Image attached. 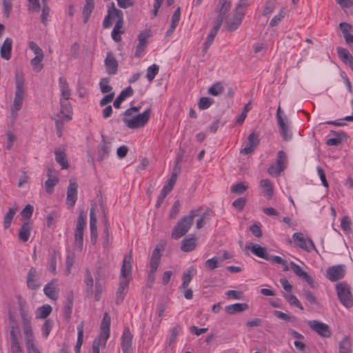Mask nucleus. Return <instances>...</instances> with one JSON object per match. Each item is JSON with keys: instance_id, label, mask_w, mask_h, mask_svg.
Masks as SVG:
<instances>
[{"instance_id": "1", "label": "nucleus", "mask_w": 353, "mask_h": 353, "mask_svg": "<svg viewBox=\"0 0 353 353\" xmlns=\"http://www.w3.org/2000/svg\"><path fill=\"white\" fill-rule=\"evenodd\" d=\"M201 208L193 209L190 211L188 216H184L177 222L174 227L171 236L174 239H179L184 236L191 228L194 219L201 213Z\"/></svg>"}, {"instance_id": "2", "label": "nucleus", "mask_w": 353, "mask_h": 353, "mask_svg": "<svg viewBox=\"0 0 353 353\" xmlns=\"http://www.w3.org/2000/svg\"><path fill=\"white\" fill-rule=\"evenodd\" d=\"M15 81V93L13 101V105L11 108L12 112H17L21 110L24 98V78L21 72H16L14 76Z\"/></svg>"}, {"instance_id": "3", "label": "nucleus", "mask_w": 353, "mask_h": 353, "mask_svg": "<svg viewBox=\"0 0 353 353\" xmlns=\"http://www.w3.org/2000/svg\"><path fill=\"white\" fill-rule=\"evenodd\" d=\"M151 114V109L148 108L143 113L136 116L123 117V121L130 129L143 128L148 123Z\"/></svg>"}, {"instance_id": "4", "label": "nucleus", "mask_w": 353, "mask_h": 353, "mask_svg": "<svg viewBox=\"0 0 353 353\" xmlns=\"http://www.w3.org/2000/svg\"><path fill=\"white\" fill-rule=\"evenodd\" d=\"M338 297L343 306L346 308L353 307V296L351 293L350 286L345 282H339L336 285Z\"/></svg>"}, {"instance_id": "5", "label": "nucleus", "mask_w": 353, "mask_h": 353, "mask_svg": "<svg viewBox=\"0 0 353 353\" xmlns=\"http://www.w3.org/2000/svg\"><path fill=\"white\" fill-rule=\"evenodd\" d=\"M86 226V216L84 215L83 210L80 211L77 217L76 230L74 232L75 246L80 250L83 248V232Z\"/></svg>"}, {"instance_id": "6", "label": "nucleus", "mask_w": 353, "mask_h": 353, "mask_svg": "<svg viewBox=\"0 0 353 353\" xmlns=\"http://www.w3.org/2000/svg\"><path fill=\"white\" fill-rule=\"evenodd\" d=\"M292 239L296 245L303 250L307 252L315 250L316 252H318L312 239L310 238L305 239L302 233H294L292 235Z\"/></svg>"}, {"instance_id": "7", "label": "nucleus", "mask_w": 353, "mask_h": 353, "mask_svg": "<svg viewBox=\"0 0 353 353\" xmlns=\"http://www.w3.org/2000/svg\"><path fill=\"white\" fill-rule=\"evenodd\" d=\"M307 324L312 330L321 336L329 338L331 336L330 329L327 324L317 320L309 321Z\"/></svg>"}, {"instance_id": "8", "label": "nucleus", "mask_w": 353, "mask_h": 353, "mask_svg": "<svg viewBox=\"0 0 353 353\" xmlns=\"http://www.w3.org/2000/svg\"><path fill=\"white\" fill-rule=\"evenodd\" d=\"M133 335L128 327H125L121 338V346L123 353H132Z\"/></svg>"}, {"instance_id": "9", "label": "nucleus", "mask_w": 353, "mask_h": 353, "mask_svg": "<svg viewBox=\"0 0 353 353\" xmlns=\"http://www.w3.org/2000/svg\"><path fill=\"white\" fill-rule=\"evenodd\" d=\"M345 273L343 265H336L330 267L326 271V277L330 281H336L344 277Z\"/></svg>"}, {"instance_id": "10", "label": "nucleus", "mask_w": 353, "mask_h": 353, "mask_svg": "<svg viewBox=\"0 0 353 353\" xmlns=\"http://www.w3.org/2000/svg\"><path fill=\"white\" fill-rule=\"evenodd\" d=\"M111 141L104 134H101V142L97 148V160L101 161L106 159L110 152Z\"/></svg>"}, {"instance_id": "11", "label": "nucleus", "mask_w": 353, "mask_h": 353, "mask_svg": "<svg viewBox=\"0 0 353 353\" xmlns=\"http://www.w3.org/2000/svg\"><path fill=\"white\" fill-rule=\"evenodd\" d=\"M244 15L243 11H234L232 17L226 21L225 29L229 32L236 30L241 25Z\"/></svg>"}, {"instance_id": "12", "label": "nucleus", "mask_w": 353, "mask_h": 353, "mask_svg": "<svg viewBox=\"0 0 353 353\" xmlns=\"http://www.w3.org/2000/svg\"><path fill=\"white\" fill-rule=\"evenodd\" d=\"M111 319L108 312L104 313L103 319L101 323V333L99 338L103 339V345L105 346L106 341L110 337V326Z\"/></svg>"}, {"instance_id": "13", "label": "nucleus", "mask_w": 353, "mask_h": 353, "mask_svg": "<svg viewBox=\"0 0 353 353\" xmlns=\"http://www.w3.org/2000/svg\"><path fill=\"white\" fill-rule=\"evenodd\" d=\"M259 143V136L255 132H252L248 137V142L245 147L241 150L240 153L243 154L252 153Z\"/></svg>"}, {"instance_id": "14", "label": "nucleus", "mask_w": 353, "mask_h": 353, "mask_svg": "<svg viewBox=\"0 0 353 353\" xmlns=\"http://www.w3.org/2000/svg\"><path fill=\"white\" fill-rule=\"evenodd\" d=\"M104 64L108 74H115L117 72L118 61L111 52H107Z\"/></svg>"}, {"instance_id": "15", "label": "nucleus", "mask_w": 353, "mask_h": 353, "mask_svg": "<svg viewBox=\"0 0 353 353\" xmlns=\"http://www.w3.org/2000/svg\"><path fill=\"white\" fill-rule=\"evenodd\" d=\"M77 188L78 184L70 180L67 190L66 197L67 204L70 207H73L77 200Z\"/></svg>"}, {"instance_id": "16", "label": "nucleus", "mask_w": 353, "mask_h": 353, "mask_svg": "<svg viewBox=\"0 0 353 353\" xmlns=\"http://www.w3.org/2000/svg\"><path fill=\"white\" fill-rule=\"evenodd\" d=\"M276 118L278 125L280 128V133L283 139L285 141H288L292 139V134L289 132L288 125L285 124L283 117L281 115V107L279 106L276 111Z\"/></svg>"}, {"instance_id": "17", "label": "nucleus", "mask_w": 353, "mask_h": 353, "mask_svg": "<svg viewBox=\"0 0 353 353\" xmlns=\"http://www.w3.org/2000/svg\"><path fill=\"white\" fill-rule=\"evenodd\" d=\"M245 249L250 250L255 256L265 259H268L269 254L267 252V249L262 247L257 243H249L245 245Z\"/></svg>"}, {"instance_id": "18", "label": "nucleus", "mask_w": 353, "mask_h": 353, "mask_svg": "<svg viewBox=\"0 0 353 353\" xmlns=\"http://www.w3.org/2000/svg\"><path fill=\"white\" fill-rule=\"evenodd\" d=\"M131 260L132 256L130 254L124 256L123 259V264L121 269L120 278L130 279V280H131Z\"/></svg>"}, {"instance_id": "19", "label": "nucleus", "mask_w": 353, "mask_h": 353, "mask_svg": "<svg viewBox=\"0 0 353 353\" xmlns=\"http://www.w3.org/2000/svg\"><path fill=\"white\" fill-rule=\"evenodd\" d=\"M231 8L230 1H219V4L215 9V12L218 13V16L216 17L214 22H217L219 21L220 26H221L223 19L226 13L230 10Z\"/></svg>"}, {"instance_id": "20", "label": "nucleus", "mask_w": 353, "mask_h": 353, "mask_svg": "<svg viewBox=\"0 0 353 353\" xmlns=\"http://www.w3.org/2000/svg\"><path fill=\"white\" fill-rule=\"evenodd\" d=\"M221 26H220L219 21L217 22H214V25L211 30L210 31L205 41L203 44V52L205 53L207 50L209 49L210 46L212 44L214 37H216L219 30L220 29Z\"/></svg>"}, {"instance_id": "21", "label": "nucleus", "mask_w": 353, "mask_h": 353, "mask_svg": "<svg viewBox=\"0 0 353 353\" xmlns=\"http://www.w3.org/2000/svg\"><path fill=\"white\" fill-rule=\"evenodd\" d=\"M290 265L294 273L297 276L301 278L307 283H309L312 287H313L314 281L312 278L306 272H305L299 265H297L293 261H291L290 263Z\"/></svg>"}, {"instance_id": "22", "label": "nucleus", "mask_w": 353, "mask_h": 353, "mask_svg": "<svg viewBox=\"0 0 353 353\" xmlns=\"http://www.w3.org/2000/svg\"><path fill=\"white\" fill-rule=\"evenodd\" d=\"M61 110L60 113L65 121L72 119V108L69 99H60Z\"/></svg>"}, {"instance_id": "23", "label": "nucleus", "mask_w": 353, "mask_h": 353, "mask_svg": "<svg viewBox=\"0 0 353 353\" xmlns=\"http://www.w3.org/2000/svg\"><path fill=\"white\" fill-rule=\"evenodd\" d=\"M12 39L7 37L0 48L1 57L6 61L10 60L12 55Z\"/></svg>"}, {"instance_id": "24", "label": "nucleus", "mask_w": 353, "mask_h": 353, "mask_svg": "<svg viewBox=\"0 0 353 353\" xmlns=\"http://www.w3.org/2000/svg\"><path fill=\"white\" fill-rule=\"evenodd\" d=\"M163 250V245L159 243L156 245V248L153 250L150 262V267L152 269H158L161 258V252Z\"/></svg>"}, {"instance_id": "25", "label": "nucleus", "mask_w": 353, "mask_h": 353, "mask_svg": "<svg viewBox=\"0 0 353 353\" xmlns=\"http://www.w3.org/2000/svg\"><path fill=\"white\" fill-rule=\"evenodd\" d=\"M130 281V279L120 278V283L116 295V303L117 305L123 301L124 294L126 293L125 290L128 288Z\"/></svg>"}, {"instance_id": "26", "label": "nucleus", "mask_w": 353, "mask_h": 353, "mask_svg": "<svg viewBox=\"0 0 353 353\" xmlns=\"http://www.w3.org/2000/svg\"><path fill=\"white\" fill-rule=\"evenodd\" d=\"M10 339H11V346H10L11 353H22V349H21L20 343L18 341V338H17V334L15 332L14 325L11 326Z\"/></svg>"}, {"instance_id": "27", "label": "nucleus", "mask_w": 353, "mask_h": 353, "mask_svg": "<svg viewBox=\"0 0 353 353\" xmlns=\"http://www.w3.org/2000/svg\"><path fill=\"white\" fill-rule=\"evenodd\" d=\"M134 93L133 89L131 86H128L123 90L119 95L116 98L114 101V106L115 108H119L121 103L128 97H131Z\"/></svg>"}, {"instance_id": "28", "label": "nucleus", "mask_w": 353, "mask_h": 353, "mask_svg": "<svg viewBox=\"0 0 353 353\" xmlns=\"http://www.w3.org/2000/svg\"><path fill=\"white\" fill-rule=\"evenodd\" d=\"M44 294L52 300H57L58 298V290L56 288V281H52L47 283L43 288Z\"/></svg>"}, {"instance_id": "29", "label": "nucleus", "mask_w": 353, "mask_h": 353, "mask_svg": "<svg viewBox=\"0 0 353 353\" xmlns=\"http://www.w3.org/2000/svg\"><path fill=\"white\" fill-rule=\"evenodd\" d=\"M59 85L61 91L60 99H69L71 95V92L66 79L64 77H61L59 79Z\"/></svg>"}, {"instance_id": "30", "label": "nucleus", "mask_w": 353, "mask_h": 353, "mask_svg": "<svg viewBox=\"0 0 353 353\" xmlns=\"http://www.w3.org/2000/svg\"><path fill=\"white\" fill-rule=\"evenodd\" d=\"M248 309V305L243 303H236L225 307V312L230 314L241 312Z\"/></svg>"}, {"instance_id": "31", "label": "nucleus", "mask_w": 353, "mask_h": 353, "mask_svg": "<svg viewBox=\"0 0 353 353\" xmlns=\"http://www.w3.org/2000/svg\"><path fill=\"white\" fill-rule=\"evenodd\" d=\"M196 239L194 236L190 238H185L181 241V250L185 252L194 250L196 246Z\"/></svg>"}, {"instance_id": "32", "label": "nucleus", "mask_w": 353, "mask_h": 353, "mask_svg": "<svg viewBox=\"0 0 353 353\" xmlns=\"http://www.w3.org/2000/svg\"><path fill=\"white\" fill-rule=\"evenodd\" d=\"M37 272L36 268L32 267L28 273L27 276V286L31 290H36L39 285L35 283Z\"/></svg>"}, {"instance_id": "33", "label": "nucleus", "mask_w": 353, "mask_h": 353, "mask_svg": "<svg viewBox=\"0 0 353 353\" xmlns=\"http://www.w3.org/2000/svg\"><path fill=\"white\" fill-rule=\"evenodd\" d=\"M352 343L350 336H345L339 344V353H352Z\"/></svg>"}, {"instance_id": "34", "label": "nucleus", "mask_w": 353, "mask_h": 353, "mask_svg": "<svg viewBox=\"0 0 353 353\" xmlns=\"http://www.w3.org/2000/svg\"><path fill=\"white\" fill-rule=\"evenodd\" d=\"M30 230L31 228L29 226L28 223H23L19 229V239L23 242L28 241L30 235Z\"/></svg>"}, {"instance_id": "35", "label": "nucleus", "mask_w": 353, "mask_h": 353, "mask_svg": "<svg viewBox=\"0 0 353 353\" xmlns=\"http://www.w3.org/2000/svg\"><path fill=\"white\" fill-rule=\"evenodd\" d=\"M83 321H81L77 327V341L76 345L74 347V350L76 353H80L81 347L83 344Z\"/></svg>"}, {"instance_id": "36", "label": "nucleus", "mask_w": 353, "mask_h": 353, "mask_svg": "<svg viewBox=\"0 0 353 353\" xmlns=\"http://www.w3.org/2000/svg\"><path fill=\"white\" fill-rule=\"evenodd\" d=\"M123 23H121V21H116L112 31L111 36L115 42H119L121 40V34L123 33Z\"/></svg>"}, {"instance_id": "37", "label": "nucleus", "mask_w": 353, "mask_h": 353, "mask_svg": "<svg viewBox=\"0 0 353 353\" xmlns=\"http://www.w3.org/2000/svg\"><path fill=\"white\" fill-rule=\"evenodd\" d=\"M84 283L85 284V292L88 296H91L93 293V279L88 269L85 270Z\"/></svg>"}, {"instance_id": "38", "label": "nucleus", "mask_w": 353, "mask_h": 353, "mask_svg": "<svg viewBox=\"0 0 353 353\" xmlns=\"http://www.w3.org/2000/svg\"><path fill=\"white\" fill-rule=\"evenodd\" d=\"M181 16V8L178 7L174 11V14L171 18V24L170 29L168 30L167 34H172L175 30L176 27L178 26Z\"/></svg>"}, {"instance_id": "39", "label": "nucleus", "mask_w": 353, "mask_h": 353, "mask_svg": "<svg viewBox=\"0 0 353 353\" xmlns=\"http://www.w3.org/2000/svg\"><path fill=\"white\" fill-rule=\"evenodd\" d=\"M337 53L339 54V57L340 59L345 63V64H350V62H352V60H353V56L350 53L347 49L342 48V47H338L337 48Z\"/></svg>"}, {"instance_id": "40", "label": "nucleus", "mask_w": 353, "mask_h": 353, "mask_svg": "<svg viewBox=\"0 0 353 353\" xmlns=\"http://www.w3.org/2000/svg\"><path fill=\"white\" fill-rule=\"evenodd\" d=\"M54 154L56 161L61 165L62 169H67L69 165L66 159L65 152L62 150H55Z\"/></svg>"}, {"instance_id": "41", "label": "nucleus", "mask_w": 353, "mask_h": 353, "mask_svg": "<svg viewBox=\"0 0 353 353\" xmlns=\"http://www.w3.org/2000/svg\"><path fill=\"white\" fill-rule=\"evenodd\" d=\"M94 8V1H85V5L83 9V23H86L90 18V16Z\"/></svg>"}, {"instance_id": "42", "label": "nucleus", "mask_w": 353, "mask_h": 353, "mask_svg": "<svg viewBox=\"0 0 353 353\" xmlns=\"http://www.w3.org/2000/svg\"><path fill=\"white\" fill-rule=\"evenodd\" d=\"M52 310V307L48 304L43 305V306L39 307L37 310L36 318L37 319L47 318L51 313Z\"/></svg>"}, {"instance_id": "43", "label": "nucleus", "mask_w": 353, "mask_h": 353, "mask_svg": "<svg viewBox=\"0 0 353 353\" xmlns=\"http://www.w3.org/2000/svg\"><path fill=\"white\" fill-rule=\"evenodd\" d=\"M260 185L264 188L267 199H270L273 195V188L271 181L268 179H262Z\"/></svg>"}, {"instance_id": "44", "label": "nucleus", "mask_w": 353, "mask_h": 353, "mask_svg": "<svg viewBox=\"0 0 353 353\" xmlns=\"http://www.w3.org/2000/svg\"><path fill=\"white\" fill-rule=\"evenodd\" d=\"M44 55L43 56H35L33 59H31L30 63L32 66L33 70L39 72H40L43 68V65L41 63L43 59Z\"/></svg>"}, {"instance_id": "45", "label": "nucleus", "mask_w": 353, "mask_h": 353, "mask_svg": "<svg viewBox=\"0 0 353 353\" xmlns=\"http://www.w3.org/2000/svg\"><path fill=\"white\" fill-rule=\"evenodd\" d=\"M224 90L223 83L218 81L208 88V92L212 96H218Z\"/></svg>"}, {"instance_id": "46", "label": "nucleus", "mask_w": 353, "mask_h": 353, "mask_svg": "<svg viewBox=\"0 0 353 353\" xmlns=\"http://www.w3.org/2000/svg\"><path fill=\"white\" fill-rule=\"evenodd\" d=\"M17 210V208H9L8 212L4 216L3 226L5 229H8L10 226L11 222Z\"/></svg>"}, {"instance_id": "47", "label": "nucleus", "mask_w": 353, "mask_h": 353, "mask_svg": "<svg viewBox=\"0 0 353 353\" xmlns=\"http://www.w3.org/2000/svg\"><path fill=\"white\" fill-rule=\"evenodd\" d=\"M248 189V185L245 182H239L231 188V192L236 194H242Z\"/></svg>"}, {"instance_id": "48", "label": "nucleus", "mask_w": 353, "mask_h": 353, "mask_svg": "<svg viewBox=\"0 0 353 353\" xmlns=\"http://www.w3.org/2000/svg\"><path fill=\"white\" fill-rule=\"evenodd\" d=\"M59 183V179L56 176L48 178L45 182V188L48 194L54 191V186Z\"/></svg>"}, {"instance_id": "49", "label": "nucleus", "mask_w": 353, "mask_h": 353, "mask_svg": "<svg viewBox=\"0 0 353 353\" xmlns=\"http://www.w3.org/2000/svg\"><path fill=\"white\" fill-rule=\"evenodd\" d=\"M159 66L157 64H153L148 68L146 77L149 82H152L158 74Z\"/></svg>"}, {"instance_id": "50", "label": "nucleus", "mask_w": 353, "mask_h": 353, "mask_svg": "<svg viewBox=\"0 0 353 353\" xmlns=\"http://www.w3.org/2000/svg\"><path fill=\"white\" fill-rule=\"evenodd\" d=\"M283 296L286 301L291 305L296 306V307L303 310V305L299 301V299L293 294H284Z\"/></svg>"}, {"instance_id": "51", "label": "nucleus", "mask_w": 353, "mask_h": 353, "mask_svg": "<svg viewBox=\"0 0 353 353\" xmlns=\"http://www.w3.org/2000/svg\"><path fill=\"white\" fill-rule=\"evenodd\" d=\"M192 270L189 268L185 272H183L181 288L186 289L188 287L189 283H190L192 279Z\"/></svg>"}, {"instance_id": "52", "label": "nucleus", "mask_w": 353, "mask_h": 353, "mask_svg": "<svg viewBox=\"0 0 353 353\" xmlns=\"http://www.w3.org/2000/svg\"><path fill=\"white\" fill-rule=\"evenodd\" d=\"M151 36L150 31L149 30H145L142 32H141L138 34V45L144 46H146L147 45V40Z\"/></svg>"}, {"instance_id": "53", "label": "nucleus", "mask_w": 353, "mask_h": 353, "mask_svg": "<svg viewBox=\"0 0 353 353\" xmlns=\"http://www.w3.org/2000/svg\"><path fill=\"white\" fill-rule=\"evenodd\" d=\"M210 213H211V210H208L201 215V216L199 219H197L196 223V226L197 229H201L205 225L206 220L209 219Z\"/></svg>"}, {"instance_id": "54", "label": "nucleus", "mask_w": 353, "mask_h": 353, "mask_svg": "<svg viewBox=\"0 0 353 353\" xmlns=\"http://www.w3.org/2000/svg\"><path fill=\"white\" fill-rule=\"evenodd\" d=\"M213 103L214 100L210 97H201L198 103L199 108L200 110L208 109Z\"/></svg>"}, {"instance_id": "55", "label": "nucleus", "mask_w": 353, "mask_h": 353, "mask_svg": "<svg viewBox=\"0 0 353 353\" xmlns=\"http://www.w3.org/2000/svg\"><path fill=\"white\" fill-rule=\"evenodd\" d=\"M181 330V327L179 325H175L170 332V336L168 339L169 345H172L176 339L177 336Z\"/></svg>"}, {"instance_id": "56", "label": "nucleus", "mask_w": 353, "mask_h": 353, "mask_svg": "<svg viewBox=\"0 0 353 353\" xmlns=\"http://www.w3.org/2000/svg\"><path fill=\"white\" fill-rule=\"evenodd\" d=\"M110 79L109 78H102L99 82V87L101 89V92L102 93H108L110 92L112 88L109 85Z\"/></svg>"}, {"instance_id": "57", "label": "nucleus", "mask_w": 353, "mask_h": 353, "mask_svg": "<svg viewBox=\"0 0 353 353\" xmlns=\"http://www.w3.org/2000/svg\"><path fill=\"white\" fill-rule=\"evenodd\" d=\"M53 326V321L51 319H47L44 322L41 330L42 334L45 338H47L52 330V327Z\"/></svg>"}, {"instance_id": "58", "label": "nucleus", "mask_w": 353, "mask_h": 353, "mask_svg": "<svg viewBox=\"0 0 353 353\" xmlns=\"http://www.w3.org/2000/svg\"><path fill=\"white\" fill-rule=\"evenodd\" d=\"M23 326L25 325H31V316L29 315L28 312L25 311L22 307L19 309Z\"/></svg>"}, {"instance_id": "59", "label": "nucleus", "mask_w": 353, "mask_h": 353, "mask_svg": "<svg viewBox=\"0 0 353 353\" xmlns=\"http://www.w3.org/2000/svg\"><path fill=\"white\" fill-rule=\"evenodd\" d=\"M75 255L73 252H69L66 256V271L68 274L70 273L72 267L74 262Z\"/></svg>"}, {"instance_id": "60", "label": "nucleus", "mask_w": 353, "mask_h": 353, "mask_svg": "<svg viewBox=\"0 0 353 353\" xmlns=\"http://www.w3.org/2000/svg\"><path fill=\"white\" fill-rule=\"evenodd\" d=\"M339 27L341 30V32L343 33V37L345 38V36L349 35L350 32L353 30V27L351 24L346 23V22H341L339 24Z\"/></svg>"}, {"instance_id": "61", "label": "nucleus", "mask_w": 353, "mask_h": 353, "mask_svg": "<svg viewBox=\"0 0 353 353\" xmlns=\"http://www.w3.org/2000/svg\"><path fill=\"white\" fill-rule=\"evenodd\" d=\"M287 161V155L285 152L283 150L279 151L277 154V159H276V165H281L283 169H285V164Z\"/></svg>"}, {"instance_id": "62", "label": "nucleus", "mask_w": 353, "mask_h": 353, "mask_svg": "<svg viewBox=\"0 0 353 353\" xmlns=\"http://www.w3.org/2000/svg\"><path fill=\"white\" fill-rule=\"evenodd\" d=\"M283 168L278 165H272L268 169V172L272 176H276L283 170Z\"/></svg>"}, {"instance_id": "63", "label": "nucleus", "mask_w": 353, "mask_h": 353, "mask_svg": "<svg viewBox=\"0 0 353 353\" xmlns=\"http://www.w3.org/2000/svg\"><path fill=\"white\" fill-rule=\"evenodd\" d=\"M285 17V12L283 10H281L278 14L275 15L270 21V26L274 27L279 24L283 18Z\"/></svg>"}, {"instance_id": "64", "label": "nucleus", "mask_w": 353, "mask_h": 353, "mask_svg": "<svg viewBox=\"0 0 353 353\" xmlns=\"http://www.w3.org/2000/svg\"><path fill=\"white\" fill-rule=\"evenodd\" d=\"M33 210V206L30 204H28L22 210V211L21 212V215L23 218L29 219L32 215Z\"/></svg>"}]
</instances>
